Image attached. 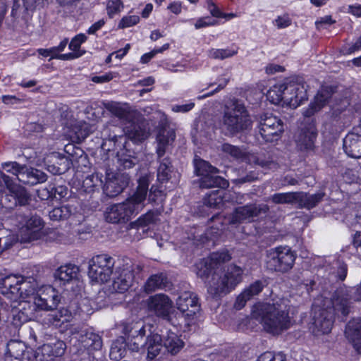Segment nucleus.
<instances>
[{"instance_id":"1","label":"nucleus","mask_w":361,"mask_h":361,"mask_svg":"<svg viewBox=\"0 0 361 361\" xmlns=\"http://www.w3.org/2000/svg\"><path fill=\"white\" fill-rule=\"evenodd\" d=\"M231 259L228 252H214L196 264V274L205 281L207 292L212 298H221L229 293L242 281L241 267L235 264L224 266Z\"/></svg>"},{"instance_id":"2","label":"nucleus","mask_w":361,"mask_h":361,"mask_svg":"<svg viewBox=\"0 0 361 361\" xmlns=\"http://www.w3.org/2000/svg\"><path fill=\"white\" fill-rule=\"evenodd\" d=\"M288 300L280 298L272 303H259L253 307L252 317L268 333L279 335L290 326Z\"/></svg>"},{"instance_id":"3","label":"nucleus","mask_w":361,"mask_h":361,"mask_svg":"<svg viewBox=\"0 0 361 361\" xmlns=\"http://www.w3.org/2000/svg\"><path fill=\"white\" fill-rule=\"evenodd\" d=\"M349 288L345 286L338 288L331 298L324 300V307L319 314L314 316V324L319 331L328 334L331 331L335 317H345L350 312V300Z\"/></svg>"},{"instance_id":"4","label":"nucleus","mask_w":361,"mask_h":361,"mask_svg":"<svg viewBox=\"0 0 361 361\" xmlns=\"http://www.w3.org/2000/svg\"><path fill=\"white\" fill-rule=\"evenodd\" d=\"M148 187V178L141 177L136 191L132 196L121 203L106 207L104 213L105 220L111 224H123L137 215L145 207Z\"/></svg>"},{"instance_id":"5","label":"nucleus","mask_w":361,"mask_h":361,"mask_svg":"<svg viewBox=\"0 0 361 361\" xmlns=\"http://www.w3.org/2000/svg\"><path fill=\"white\" fill-rule=\"evenodd\" d=\"M221 128L228 137L247 133L252 128L253 121L245 103L238 99L228 102L224 106Z\"/></svg>"},{"instance_id":"6","label":"nucleus","mask_w":361,"mask_h":361,"mask_svg":"<svg viewBox=\"0 0 361 361\" xmlns=\"http://www.w3.org/2000/svg\"><path fill=\"white\" fill-rule=\"evenodd\" d=\"M296 255L288 246H279L267 252L266 267L272 272H288L294 266Z\"/></svg>"},{"instance_id":"7","label":"nucleus","mask_w":361,"mask_h":361,"mask_svg":"<svg viewBox=\"0 0 361 361\" xmlns=\"http://www.w3.org/2000/svg\"><path fill=\"white\" fill-rule=\"evenodd\" d=\"M115 260L107 255L94 256L90 261L88 276L92 281L105 283L113 273Z\"/></svg>"},{"instance_id":"8","label":"nucleus","mask_w":361,"mask_h":361,"mask_svg":"<svg viewBox=\"0 0 361 361\" xmlns=\"http://www.w3.org/2000/svg\"><path fill=\"white\" fill-rule=\"evenodd\" d=\"M142 270V267L137 264L127 262L116 271V276L113 281V290L117 293L127 291L135 282V274Z\"/></svg>"},{"instance_id":"9","label":"nucleus","mask_w":361,"mask_h":361,"mask_svg":"<svg viewBox=\"0 0 361 361\" xmlns=\"http://www.w3.org/2000/svg\"><path fill=\"white\" fill-rule=\"evenodd\" d=\"M258 130L264 142H272L280 138L284 130L283 123L272 114H264L260 117Z\"/></svg>"},{"instance_id":"10","label":"nucleus","mask_w":361,"mask_h":361,"mask_svg":"<svg viewBox=\"0 0 361 361\" xmlns=\"http://www.w3.org/2000/svg\"><path fill=\"white\" fill-rule=\"evenodd\" d=\"M269 207L265 204H248L236 207L228 217V224L238 225L251 222L255 218L268 212Z\"/></svg>"},{"instance_id":"11","label":"nucleus","mask_w":361,"mask_h":361,"mask_svg":"<svg viewBox=\"0 0 361 361\" xmlns=\"http://www.w3.org/2000/svg\"><path fill=\"white\" fill-rule=\"evenodd\" d=\"M122 332L126 337V345L133 352H137L144 345V336L146 331L141 321L122 324Z\"/></svg>"},{"instance_id":"12","label":"nucleus","mask_w":361,"mask_h":361,"mask_svg":"<svg viewBox=\"0 0 361 361\" xmlns=\"http://www.w3.org/2000/svg\"><path fill=\"white\" fill-rule=\"evenodd\" d=\"M7 166H11L7 171L15 175L24 184L34 185L47 180V175L37 169L21 166L16 162L7 164Z\"/></svg>"},{"instance_id":"13","label":"nucleus","mask_w":361,"mask_h":361,"mask_svg":"<svg viewBox=\"0 0 361 361\" xmlns=\"http://www.w3.org/2000/svg\"><path fill=\"white\" fill-rule=\"evenodd\" d=\"M130 178L125 173L115 172L109 167L106 169L105 183L103 191L109 197H114L128 185Z\"/></svg>"},{"instance_id":"14","label":"nucleus","mask_w":361,"mask_h":361,"mask_svg":"<svg viewBox=\"0 0 361 361\" xmlns=\"http://www.w3.org/2000/svg\"><path fill=\"white\" fill-rule=\"evenodd\" d=\"M21 224L19 236L22 243H30L42 237L44 223L39 216H23Z\"/></svg>"},{"instance_id":"15","label":"nucleus","mask_w":361,"mask_h":361,"mask_svg":"<svg viewBox=\"0 0 361 361\" xmlns=\"http://www.w3.org/2000/svg\"><path fill=\"white\" fill-rule=\"evenodd\" d=\"M285 84V103L293 108H297L307 99V86L302 80L297 78Z\"/></svg>"},{"instance_id":"16","label":"nucleus","mask_w":361,"mask_h":361,"mask_svg":"<svg viewBox=\"0 0 361 361\" xmlns=\"http://www.w3.org/2000/svg\"><path fill=\"white\" fill-rule=\"evenodd\" d=\"M32 300L38 310L51 311L56 309L61 301V296L53 287L48 286L39 289L32 297Z\"/></svg>"},{"instance_id":"17","label":"nucleus","mask_w":361,"mask_h":361,"mask_svg":"<svg viewBox=\"0 0 361 361\" xmlns=\"http://www.w3.org/2000/svg\"><path fill=\"white\" fill-rule=\"evenodd\" d=\"M37 356L32 348L20 341L11 340L6 346V361H35Z\"/></svg>"},{"instance_id":"18","label":"nucleus","mask_w":361,"mask_h":361,"mask_svg":"<svg viewBox=\"0 0 361 361\" xmlns=\"http://www.w3.org/2000/svg\"><path fill=\"white\" fill-rule=\"evenodd\" d=\"M149 311L157 317L169 322L171 321V312L173 307L172 300L165 294H155L147 300Z\"/></svg>"},{"instance_id":"19","label":"nucleus","mask_w":361,"mask_h":361,"mask_svg":"<svg viewBox=\"0 0 361 361\" xmlns=\"http://www.w3.org/2000/svg\"><path fill=\"white\" fill-rule=\"evenodd\" d=\"M176 306L188 321L192 320L200 311L197 295L192 292L183 293L176 300Z\"/></svg>"},{"instance_id":"20","label":"nucleus","mask_w":361,"mask_h":361,"mask_svg":"<svg viewBox=\"0 0 361 361\" xmlns=\"http://www.w3.org/2000/svg\"><path fill=\"white\" fill-rule=\"evenodd\" d=\"M126 125L124 128L125 136L134 142H142L149 135V124L140 113L137 119L129 121Z\"/></svg>"},{"instance_id":"21","label":"nucleus","mask_w":361,"mask_h":361,"mask_svg":"<svg viewBox=\"0 0 361 361\" xmlns=\"http://www.w3.org/2000/svg\"><path fill=\"white\" fill-rule=\"evenodd\" d=\"M71 332L73 335H75V337L78 340L81 347L87 350L89 353L102 348V340L99 334L87 329L79 330L76 327L73 328Z\"/></svg>"},{"instance_id":"22","label":"nucleus","mask_w":361,"mask_h":361,"mask_svg":"<svg viewBox=\"0 0 361 361\" xmlns=\"http://www.w3.org/2000/svg\"><path fill=\"white\" fill-rule=\"evenodd\" d=\"M175 138L176 133L173 128L164 126L159 130L156 139L157 159L170 158L168 153L170 151Z\"/></svg>"},{"instance_id":"23","label":"nucleus","mask_w":361,"mask_h":361,"mask_svg":"<svg viewBox=\"0 0 361 361\" xmlns=\"http://www.w3.org/2000/svg\"><path fill=\"white\" fill-rule=\"evenodd\" d=\"M104 105L107 111L126 124L135 121L138 116L139 112L127 103L109 102Z\"/></svg>"},{"instance_id":"24","label":"nucleus","mask_w":361,"mask_h":361,"mask_svg":"<svg viewBox=\"0 0 361 361\" xmlns=\"http://www.w3.org/2000/svg\"><path fill=\"white\" fill-rule=\"evenodd\" d=\"M20 309L18 312L13 314L12 324L16 327L21 326L24 323L33 320L37 317L38 307L33 300H23L20 302Z\"/></svg>"},{"instance_id":"25","label":"nucleus","mask_w":361,"mask_h":361,"mask_svg":"<svg viewBox=\"0 0 361 361\" xmlns=\"http://www.w3.org/2000/svg\"><path fill=\"white\" fill-rule=\"evenodd\" d=\"M335 90L333 86H322L314 97V101L303 111L305 117H311L315 113L320 111L332 96Z\"/></svg>"},{"instance_id":"26","label":"nucleus","mask_w":361,"mask_h":361,"mask_svg":"<svg viewBox=\"0 0 361 361\" xmlns=\"http://www.w3.org/2000/svg\"><path fill=\"white\" fill-rule=\"evenodd\" d=\"M343 149L346 154L352 158H361V134L358 128L348 133L343 139Z\"/></svg>"},{"instance_id":"27","label":"nucleus","mask_w":361,"mask_h":361,"mask_svg":"<svg viewBox=\"0 0 361 361\" xmlns=\"http://www.w3.org/2000/svg\"><path fill=\"white\" fill-rule=\"evenodd\" d=\"M21 278L17 276H7L0 280V291L11 300H16L18 298L19 287Z\"/></svg>"},{"instance_id":"28","label":"nucleus","mask_w":361,"mask_h":361,"mask_svg":"<svg viewBox=\"0 0 361 361\" xmlns=\"http://www.w3.org/2000/svg\"><path fill=\"white\" fill-rule=\"evenodd\" d=\"M317 130L314 124L302 128L295 137L298 147L301 150L312 149L317 137Z\"/></svg>"},{"instance_id":"29","label":"nucleus","mask_w":361,"mask_h":361,"mask_svg":"<svg viewBox=\"0 0 361 361\" xmlns=\"http://www.w3.org/2000/svg\"><path fill=\"white\" fill-rule=\"evenodd\" d=\"M265 286V282L257 280L245 288L237 298L235 302V307L237 310L242 309L246 304V302L252 298L255 295L261 293Z\"/></svg>"},{"instance_id":"30","label":"nucleus","mask_w":361,"mask_h":361,"mask_svg":"<svg viewBox=\"0 0 361 361\" xmlns=\"http://www.w3.org/2000/svg\"><path fill=\"white\" fill-rule=\"evenodd\" d=\"M79 267L75 264L61 266L54 273L56 280L63 285L78 280Z\"/></svg>"},{"instance_id":"31","label":"nucleus","mask_w":361,"mask_h":361,"mask_svg":"<svg viewBox=\"0 0 361 361\" xmlns=\"http://www.w3.org/2000/svg\"><path fill=\"white\" fill-rule=\"evenodd\" d=\"M219 170L216 168V171L212 173H208L200 178L198 183L201 188H225L228 186V182L224 178L219 176Z\"/></svg>"},{"instance_id":"32","label":"nucleus","mask_w":361,"mask_h":361,"mask_svg":"<svg viewBox=\"0 0 361 361\" xmlns=\"http://www.w3.org/2000/svg\"><path fill=\"white\" fill-rule=\"evenodd\" d=\"M245 162L249 164L269 169L274 168L276 165L271 154L268 152L247 153Z\"/></svg>"},{"instance_id":"33","label":"nucleus","mask_w":361,"mask_h":361,"mask_svg":"<svg viewBox=\"0 0 361 361\" xmlns=\"http://www.w3.org/2000/svg\"><path fill=\"white\" fill-rule=\"evenodd\" d=\"M324 196L323 192L310 195L304 192H295V204H298L299 208L310 209L316 207Z\"/></svg>"},{"instance_id":"34","label":"nucleus","mask_w":361,"mask_h":361,"mask_svg":"<svg viewBox=\"0 0 361 361\" xmlns=\"http://www.w3.org/2000/svg\"><path fill=\"white\" fill-rule=\"evenodd\" d=\"M162 338L157 334H150L147 336L145 341H144V347L147 351V357L149 360H153L161 352L162 348Z\"/></svg>"},{"instance_id":"35","label":"nucleus","mask_w":361,"mask_h":361,"mask_svg":"<svg viewBox=\"0 0 361 361\" xmlns=\"http://www.w3.org/2000/svg\"><path fill=\"white\" fill-rule=\"evenodd\" d=\"M232 195L221 190L212 192L204 199V204L210 208H221L225 202L231 200Z\"/></svg>"},{"instance_id":"36","label":"nucleus","mask_w":361,"mask_h":361,"mask_svg":"<svg viewBox=\"0 0 361 361\" xmlns=\"http://www.w3.org/2000/svg\"><path fill=\"white\" fill-rule=\"evenodd\" d=\"M76 212V208L67 204L56 207L49 212V219L52 221H62L68 219Z\"/></svg>"},{"instance_id":"37","label":"nucleus","mask_w":361,"mask_h":361,"mask_svg":"<svg viewBox=\"0 0 361 361\" xmlns=\"http://www.w3.org/2000/svg\"><path fill=\"white\" fill-rule=\"evenodd\" d=\"M163 345L169 353L174 355L180 352L184 346V342L178 337L177 334L169 331L164 337Z\"/></svg>"},{"instance_id":"38","label":"nucleus","mask_w":361,"mask_h":361,"mask_svg":"<svg viewBox=\"0 0 361 361\" xmlns=\"http://www.w3.org/2000/svg\"><path fill=\"white\" fill-rule=\"evenodd\" d=\"M157 161L159 163L157 179L160 183H166L171 179L173 171L171 158L157 159Z\"/></svg>"},{"instance_id":"39","label":"nucleus","mask_w":361,"mask_h":361,"mask_svg":"<svg viewBox=\"0 0 361 361\" xmlns=\"http://www.w3.org/2000/svg\"><path fill=\"white\" fill-rule=\"evenodd\" d=\"M41 350L43 355H47L49 357H59L65 352L66 343L61 340H56L54 342L43 344Z\"/></svg>"},{"instance_id":"40","label":"nucleus","mask_w":361,"mask_h":361,"mask_svg":"<svg viewBox=\"0 0 361 361\" xmlns=\"http://www.w3.org/2000/svg\"><path fill=\"white\" fill-rule=\"evenodd\" d=\"M221 151L235 160L245 161L247 152L238 146L230 143H224L220 147Z\"/></svg>"},{"instance_id":"41","label":"nucleus","mask_w":361,"mask_h":361,"mask_svg":"<svg viewBox=\"0 0 361 361\" xmlns=\"http://www.w3.org/2000/svg\"><path fill=\"white\" fill-rule=\"evenodd\" d=\"M166 277L163 274L151 276L144 286V290L149 293L166 287Z\"/></svg>"},{"instance_id":"42","label":"nucleus","mask_w":361,"mask_h":361,"mask_svg":"<svg viewBox=\"0 0 361 361\" xmlns=\"http://www.w3.org/2000/svg\"><path fill=\"white\" fill-rule=\"evenodd\" d=\"M194 171L196 176L200 178L202 177L208 173H212L216 171V167L211 165V164L200 157L195 155L193 159Z\"/></svg>"},{"instance_id":"43","label":"nucleus","mask_w":361,"mask_h":361,"mask_svg":"<svg viewBox=\"0 0 361 361\" xmlns=\"http://www.w3.org/2000/svg\"><path fill=\"white\" fill-rule=\"evenodd\" d=\"M19 287L20 290H19L18 298L32 300V297L36 294L37 283L33 279L30 281L21 278Z\"/></svg>"},{"instance_id":"44","label":"nucleus","mask_w":361,"mask_h":361,"mask_svg":"<svg viewBox=\"0 0 361 361\" xmlns=\"http://www.w3.org/2000/svg\"><path fill=\"white\" fill-rule=\"evenodd\" d=\"M118 162L120 167L123 169H129L135 166L138 163V159L135 156V153L132 154L126 150L125 152H118Z\"/></svg>"},{"instance_id":"45","label":"nucleus","mask_w":361,"mask_h":361,"mask_svg":"<svg viewBox=\"0 0 361 361\" xmlns=\"http://www.w3.org/2000/svg\"><path fill=\"white\" fill-rule=\"evenodd\" d=\"M102 176L95 173L87 176L82 182V188L86 192H92L103 184Z\"/></svg>"},{"instance_id":"46","label":"nucleus","mask_w":361,"mask_h":361,"mask_svg":"<svg viewBox=\"0 0 361 361\" xmlns=\"http://www.w3.org/2000/svg\"><path fill=\"white\" fill-rule=\"evenodd\" d=\"M283 92H285V84H276L268 91L267 98L275 104H278L282 101L285 103Z\"/></svg>"},{"instance_id":"47","label":"nucleus","mask_w":361,"mask_h":361,"mask_svg":"<svg viewBox=\"0 0 361 361\" xmlns=\"http://www.w3.org/2000/svg\"><path fill=\"white\" fill-rule=\"evenodd\" d=\"M15 195V200H16V207L18 206H26L31 202V195L29 192L23 187L13 188Z\"/></svg>"},{"instance_id":"48","label":"nucleus","mask_w":361,"mask_h":361,"mask_svg":"<svg viewBox=\"0 0 361 361\" xmlns=\"http://www.w3.org/2000/svg\"><path fill=\"white\" fill-rule=\"evenodd\" d=\"M212 221H214L216 220L218 221V224L216 226H211L206 231L205 235L207 240H214L215 238L219 236L223 230V224L221 221V216L218 214L214 215L211 219Z\"/></svg>"},{"instance_id":"49","label":"nucleus","mask_w":361,"mask_h":361,"mask_svg":"<svg viewBox=\"0 0 361 361\" xmlns=\"http://www.w3.org/2000/svg\"><path fill=\"white\" fill-rule=\"evenodd\" d=\"M269 200L275 204H295V192L275 193Z\"/></svg>"},{"instance_id":"50","label":"nucleus","mask_w":361,"mask_h":361,"mask_svg":"<svg viewBox=\"0 0 361 361\" xmlns=\"http://www.w3.org/2000/svg\"><path fill=\"white\" fill-rule=\"evenodd\" d=\"M237 54V51L229 49H211L208 51V56L212 59L224 60L231 58Z\"/></svg>"},{"instance_id":"51","label":"nucleus","mask_w":361,"mask_h":361,"mask_svg":"<svg viewBox=\"0 0 361 361\" xmlns=\"http://www.w3.org/2000/svg\"><path fill=\"white\" fill-rule=\"evenodd\" d=\"M157 213L153 211H149L146 214L142 215L135 221L133 223L135 226L145 227L155 222L157 218Z\"/></svg>"},{"instance_id":"52","label":"nucleus","mask_w":361,"mask_h":361,"mask_svg":"<svg viewBox=\"0 0 361 361\" xmlns=\"http://www.w3.org/2000/svg\"><path fill=\"white\" fill-rule=\"evenodd\" d=\"M0 203L3 207L8 209H12L16 207V200H15L13 188L9 190L8 193L1 196Z\"/></svg>"},{"instance_id":"53","label":"nucleus","mask_w":361,"mask_h":361,"mask_svg":"<svg viewBox=\"0 0 361 361\" xmlns=\"http://www.w3.org/2000/svg\"><path fill=\"white\" fill-rule=\"evenodd\" d=\"M126 353L125 348L118 343H114L111 347L109 356L111 360L117 361L124 357Z\"/></svg>"},{"instance_id":"54","label":"nucleus","mask_w":361,"mask_h":361,"mask_svg":"<svg viewBox=\"0 0 361 361\" xmlns=\"http://www.w3.org/2000/svg\"><path fill=\"white\" fill-rule=\"evenodd\" d=\"M257 361H286V357L281 353L274 354L271 352H265L258 357Z\"/></svg>"},{"instance_id":"55","label":"nucleus","mask_w":361,"mask_h":361,"mask_svg":"<svg viewBox=\"0 0 361 361\" xmlns=\"http://www.w3.org/2000/svg\"><path fill=\"white\" fill-rule=\"evenodd\" d=\"M87 37L84 34H78L74 37L69 44V49L73 51H80V47L82 43L85 42Z\"/></svg>"},{"instance_id":"56","label":"nucleus","mask_w":361,"mask_h":361,"mask_svg":"<svg viewBox=\"0 0 361 361\" xmlns=\"http://www.w3.org/2000/svg\"><path fill=\"white\" fill-rule=\"evenodd\" d=\"M44 323L49 326L59 327L64 322H63V319L59 317L58 312H56L55 313L49 314L44 319Z\"/></svg>"},{"instance_id":"57","label":"nucleus","mask_w":361,"mask_h":361,"mask_svg":"<svg viewBox=\"0 0 361 361\" xmlns=\"http://www.w3.org/2000/svg\"><path fill=\"white\" fill-rule=\"evenodd\" d=\"M64 151L66 154H68L71 157H80L82 158L84 152L83 150L78 147H75L73 144L69 143L64 147Z\"/></svg>"},{"instance_id":"58","label":"nucleus","mask_w":361,"mask_h":361,"mask_svg":"<svg viewBox=\"0 0 361 361\" xmlns=\"http://www.w3.org/2000/svg\"><path fill=\"white\" fill-rule=\"evenodd\" d=\"M140 20L138 16H129L123 17L119 24L118 27L126 28L136 25Z\"/></svg>"},{"instance_id":"59","label":"nucleus","mask_w":361,"mask_h":361,"mask_svg":"<svg viewBox=\"0 0 361 361\" xmlns=\"http://www.w3.org/2000/svg\"><path fill=\"white\" fill-rule=\"evenodd\" d=\"M123 8V3L120 0H113L109 1L107 4V12L111 18L113 16L121 11Z\"/></svg>"},{"instance_id":"60","label":"nucleus","mask_w":361,"mask_h":361,"mask_svg":"<svg viewBox=\"0 0 361 361\" xmlns=\"http://www.w3.org/2000/svg\"><path fill=\"white\" fill-rule=\"evenodd\" d=\"M353 345L355 350L361 353V322L354 329Z\"/></svg>"},{"instance_id":"61","label":"nucleus","mask_w":361,"mask_h":361,"mask_svg":"<svg viewBox=\"0 0 361 361\" xmlns=\"http://www.w3.org/2000/svg\"><path fill=\"white\" fill-rule=\"evenodd\" d=\"M53 189L52 185H49L48 187L42 188L37 190V193L39 198L42 200H47L53 198Z\"/></svg>"},{"instance_id":"62","label":"nucleus","mask_w":361,"mask_h":361,"mask_svg":"<svg viewBox=\"0 0 361 361\" xmlns=\"http://www.w3.org/2000/svg\"><path fill=\"white\" fill-rule=\"evenodd\" d=\"M61 160L63 161L64 166L63 167L56 166L55 165H49L48 170L53 174H62L65 173L70 168L71 162L67 159Z\"/></svg>"},{"instance_id":"63","label":"nucleus","mask_w":361,"mask_h":361,"mask_svg":"<svg viewBox=\"0 0 361 361\" xmlns=\"http://www.w3.org/2000/svg\"><path fill=\"white\" fill-rule=\"evenodd\" d=\"M52 189L53 198L58 200L66 197L68 192L67 187L64 185H59L56 187L52 185Z\"/></svg>"},{"instance_id":"64","label":"nucleus","mask_w":361,"mask_h":361,"mask_svg":"<svg viewBox=\"0 0 361 361\" xmlns=\"http://www.w3.org/2000/svg\"><path fill=\"white\" fill-rule=\"evenodd\" d=\"M84 51H73L68 54H59V55H56V59H60L63 61H68V60H73L77 58L80 57L84 54Z\"/></svg>"}]
</instances>
